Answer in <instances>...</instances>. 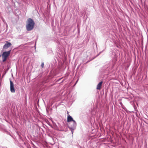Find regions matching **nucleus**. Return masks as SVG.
<instances>
[{
  "label": "nucleus",
  "mask_w": 148,
  "mask_h": 148,
  "mask_svg": "<svg viewBox=\"0 0 148 148\" xmlns=\"http://www.w3.org/2000/svg\"><path fill=\"white\" fill-rule=\"evenodd\" d=\"M35 22L33 20L30 18H28L26 21V28L27 31L32 30L34 28Z\"/></svg>",
  "instance_id": "nucleus-1"
},
{
  "label": "nucleus",
  "mask_w": 148,
  "mask_h": 148,
  "mask_svg": "<svg viewBox=\"0 0 148 148\" xmlns=\"http://www.w3.org/2000/svg\"><path fill=\"white\" fill-rule=\"evenodd\" d=\"M70 125L69 126V128L71 130L72 133L73 134L74 130L75 129L77 125V123L75 121H74L72 122L69 123Z\"/></svg>",
  "instance_id": "nucleus-2"
},
{
  "label": "nucleus",
  "mask_w": 148,
  "mask_h": 148,
  "mask_svg": "<svg viewBox=\"0 0 148 148\" xmlns=\"http://www.w3.org/2000/svg\"><path fill=\"white\" fill-rule=\"evenodd\" d=\"M11 50V49L9 51H5L3 53L2 57L3 62H4L6 60L7 57L10 55Z\"/></svg>",
  "instance_id": "nucleus-3"
},
{
  "label": "nucleus",
  "mask_w": 148,
  "mask_h": 148,
  "mask_svg": "<svg viewBox=\"0 0 148 148\" xmlns=\"http://www.w3.org/2000/svg\"><path fill=\"white\" fill-rule=\"evenodd\" d=\"M114 65H112L111 67H108L107 66H106V67H105V69H104V70L103 71V73H106L105 74V75H108L109 73L111 71V70L112 68L114 66Z\"/></svg>",
  "instance_id": "nucleus-4"
},
{
  "label": "nucleus",
  "mask_w": 148,
  "mask_h": 148,
  "mask_svg": "<svg viewBox=\"0 0 148 148\" xmlns=\"http://www.w3.org/2000/svg\"><path fill=\"white\" fill-rule=\"evenodd\" d=\"M12 45L11 43L8 41H6V43L3 46V50L6 51L7 49Z\"/></svg>",
  "instance_id": "nucleus-5"
},
{
  "label": "nucleus",
  "mask_w": 148,
  "mask_h": 148,
  "mask_svg": "<svg viewBox=\"0 0 148 148\" xmlns=\"http://www.w3.org/2000/svg\"><path fill=\"white\" fill-rule=\"evenodd\" d=\"M10 90L11 92L12 93L15 92V90L14 88V84L13 82L12 81L11 79H10Z\"/></svg>",
  "instance_id": "nucleus-6"
},
{
  "label": "nucleus",
  "mask_w": 148,
  "mask_h": 148,
  "mask_svg": "<svg viewBox=\"0 0 148 148\" xmlns=\"http://www.w3.org/2000/svg\"><path fill=\"white\" fill-rule=\"evenodd\" d=\"M74 121H75L73 120V118L70 115H68L67 117V122H73Z\"/></svg>",
  "instance_id": "nucleus-7"
},
{
  "label": "nucleus",
  "mask_w": 148,
  "mask_h": 148,
  "mask_svg": "<svg viewBox=\"0 0 148 148\" xmlns=\"http://www.w3.org/2000/svg\"><path fill=\"white\" fill-rule=\"evenodd\" d=\"M103 83L102 81H101L97 84V90H100L101 89V86L102 84Z\"/></svg>",
  "instance_id": "nucleus-8"
},
{
  "label": "nucleus",
  "mask_w": 148,
  "mask_h": 148,
  "mask_svg": "<svg viewBox=\"0 0 148 148\" xmlns=\"http://www.w3.org/2000/svg\"><path fill=\"white\" fill-rule=\"evenodd\" d=\"M41 67H42V68H44V62H43L41 64Z\"/></svg>",
  "instance_id": "nucleus-9"
},
{
  "label": "nucleus",
  "mask_w": 148,
  "mask_h": 148,
  "mask_svg": "<svg viewBox=\"0 0 148 148\" xmlns=\"http://www.w3.org/2000/svg\"><path fill=\"white\" fill-rule=\"evenodd\" d=\"M78 80H77L76 81V82L75 84L77 83V81H78Z\"/></svg>",
  "instance_id": "nucleus-10"
},
{
  "label": "nucleus",
  "mask_w": 148,
  "mask_h": 148,
  "mask_svg": "<svg viewBox=\"0 0 148 148\" xmlns=\"http://www.w3.org/2000/svg\"><path fill=\"white\" fill-rule=\"evenodd\" d=\"M69 112L68 111H67V114H69Z\"/></svg>",
  "instance_id": "nucleus-11"
},
{
  "label": "nucleus",
  "mask_w": 148,
  "mask_h": 148,
  "mask_svg": "<svg viewBox=\"0 0 148 148\" xmlns=\"http://www.w3.org/2000/svg\"><path fill=\"white\" fill-rule=\"evenodd\" d=\"M120 104H121V105H122V103L121 102L120 103Z\"/></svg>",
  "instance_id": "nucleus-12"
},
{
  "label": "nucleus",
  "mask_w": 148,
  "mask_h": 148,
  "mask_svg": "<svg viewBox=\"0 0 148 148\" xmlns=\"http://www.w3.org/2000/svg\"><path fill=\"white\" fill-rule=\"evenodd\" d=\"M1 114L2 115H4V114H3V113L2 114L1 113Z\"/></svg>",
  "instance_id": "nucleus-13"
},
{
  "label": "nucleus",
  "mask_w": 148,
  "mask_h": 148,
  "mask_svg": "<svg viewBox=\"0 0 148 148\" xmlns=\"http://www.w3.org/2000/svg\"><path fill=\"white\" fill-rule=\"evenodd\" d=\"M125 110V109H126V108H123Z\"/></svg>",
  "instance_id": "nucleus-14"
},
{
  "label": "nucleus",
  "mask_w": 148,
  "mask_h": 148,
  "mask_svg": "<svg viewBox=\"0 0 148 148\" xmlns=\"http://www.w3.org/2000/svg\"><path fill=\"white\" fill-rule=\"evenodd\" d=\"M46 110H47V112H48V111H47V109H46Z\"/></svg>",
  "instance_id": "nucleus-15"
},
{
  "label": "nucleus",
  "mask_w": 148,
  "mask_h": 148,
  "mask_svg": "<svg viewBox=\"0 0 148 148\" xmlns=\"http://www.w3.org/2000/svg\"><path fill=\"white\" fill-rule=\"evenodd\" d=\"M79 66H79H78V68Z\"/></svg>",
  "instance_id": "nucleus-16"
},
{
  "label": "nucleus",
  "mask_w": 148,
  "mask_h": 148,
  "mask_svg": "<svg viewBox=\"0 0 148 148\" xmlns=\"http://www.w3.org/2000/svg\"><path fill=\"white\" fill-rule=\"evenodd\" d=\"M1 56V55H0V57Z\"/></svg>",
  "instance_id": "nucleus-17"
},
{
  "label": "nucleus",
  "mask_w": 148,
  "mask_h": 148,
  "mask_svg": "<svg viewBox=\"0 0 148 148\" xmlns=\"http://www.w3.org/2000/svg\"><path fill=\"white\" fill-rule=\"evenodd\" d=\"M141 2H142V0H141Z\"/></svg>",
  "instance_id": "nucleus-18"
}]
</instances>
